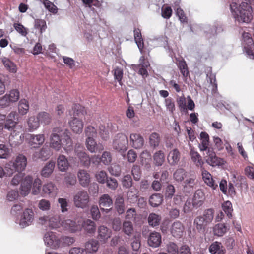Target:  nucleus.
<instances>
[{"label":"nucleus","instance_id":"nucleus-1","mask_svg":"<svg viewBox=\"0 0 254 254\" xmlns=\"http://www.w3.org/2000/svg\"><path fill=\"white\" fill-rule=\"evenodd\" d=\"M50 147L55 151L64 148L66 153L72 149L73 142L67 129L64 130L61 127L52 128L49 137Z\"/></svg>","mask_w":254,"mask_h":254},{"label":"nucleus","instance_id":"nucleus-2","mask_svg":"<svg viewBox=\"0 0 254 254\" xmlns=\"http://www.w3.org/2000/svg\"><path fill=\"white\" fill-rule=\"evenodd\" d=\"M230 9L235 20L239 23H250L253 19V10L251 6L247 2H242L238 5L236 2L230 4Z\"/></svg>","mask_w":254,"mask_h":254},{"label":"nucleus","instance_id":"nucleus-3","mask_svg":"<svg viewBox=\"0 0 254 254\" xmlns=\"http://www.w3.org/2000/svg\"><path fill=\"white\" fill-rule=\"evenodd\" d=\"M214 210L210 208L204 211L203 214L196 217L194 220V225L199 232H204L214 218Z\"/></svg>","mask_w":254,"mask_h":254},{"label":"nucleus","instance_id":"nucleus-4","mask_svg":"<svg viewBox=\"0 0 254 254\" xmlns=\"http://www.w3.org/2000/svg\"><path fill=\"white\" fill-rule=\"evenodd\" d=\"M27 163V158L23 154H19L14 162L10 161L6 164L5 169L7 171L8 175H10L16 171L21 172L25 170Z\"/></svg>","mask_w":254,"mask_h":254},{"label":"nucleus","instance_id":"nucleus-5","mask_svg":"<svg viewBox=\"0 0 254 254\" xmlns=\"http://www.w3.org/2000/svg\"><path fill=\"white\" fill-rule=\"evenodd\" d=\"M128 138L123 133L117 134L113 141V148L117 151L123 153L126 151L128 147Z\"/></svg>","mask_w":254,"mask_h":254},{"label":"nucleus","instance_id":"nucleus-6","mask_svg":"<svg viewBox=\"0 0 254 254\" xmlns=\"http://www.w3.org/2000/svg\"><path fill=\"white\" fill-rule=\"evenodd\" d=\"M74 205L78 208H85L88 206L89 196L87 191H78L73 197Z\"/></svg>","mask_w":254,"mask_h":254},{"label":"nucleus","instance_id":"nucleus-7","mask_svg":"<svg viewBox=\"0 0 254 254\" xmlns=\"http://www.w3.org/2000/svg\"><path fill=\"white\" fill-rule=\"evenodd\" d=\"M45 140L43 134H28L26 136V141L31 148H38L43 145Z\"/></svg>","mask_w":254,"mask_h":254},{"label":"nucleus","instance_id":"nucleus-8","mask_svg":"<svg viewBox=\"0 0 254 254\" xmlns=\"http://www.w3.org/2000/svg\"><path fill=\"white\" fill-rule=\"evenodd\" d=\"M45 244L52 249H57L61 247L60 238L53 232H47L44 236Z\"/></svg>","mask_w":254,"mask_h":254},{"label":"nucleus","instance_id":"nucleus-9","mask_svg":"<svg viewBox=\"0 0 254 254\" xmlns=\"http://www.w3.org/2000/svg\"><path fill=\"white\" fill-rule=\"evenodd\" d=\"M47 222L49 226L51 228H57L61 225L59 216L51 217L44 216L39 218V223L42 225L46 224Z\"/></svg>","mask_w":254,"mask_h":254},{"label":"nucleus","instance_id":"nucleus-10","mask_svg":"<svg viewBox=\"0 0 254 254\" xmlns=\"http://www.w3.org/2000/svg\"><path fill=\"white\" fill-rule=\"evenodd\" d=\"M197 182L195 176H189L186 177L183 183V190L185 193L192 192L196 187Z\"/></svg>","mask_w":254,"mask_h":254},{"label":"nucleus","instance_id":"nucleus-11","mask_svg":"<svg viewBox=\"0 0 254 254\" xmlns=\"http://www.w3.org/2000/svg\"><path fill=\"white\" fill-rule=\"evenodd\" d=\"M201 175L204 183L212 190H215L218 188L219 181L217 178H213L212 175L203 168L201 170Z\"/></svg>","mask_w":254,"mask_h":254},{"label":"nucleus","instance_id":"nucleus-12","mask_svg":"<svg viewBox=\"0 0 254 254\" xmlns=\"http://www.w3.org/2000/svg\"><path fill=\"white\" fill-rule=\"evenodd\" d=\"M206 162L210 166H216L223 165L224 160L223 159L217 156L213 149H209L207 152V155L205 157Z\"/></svg>","mask_w":254,"mask_h":254},{"label":"nucleus","instance_id":"nucleus-13","mask_svg":"<svg viewBox=\"0 0 254 254\" xmlns=\"http://www.w3.org/2000/svg\"><path fill=\"white\" fill-rule=\"evenodd\" d=\"M68 125L73 133L80 134L82 132L84 123L81 118L73 117L68 122Z\"/></svg>","mask_w":254,"mask_h":254},{"label":"nucleus","instance_id":"nucleus-14","mask_svg":"<svg viewBox=\"0 0 254 254\" xmlns=\"http://www.w3.org/2000/svg\"><path fill=\"white\" fill-rule=\"evenodd\" d=\"M75 155L78 157L81 163L85 166H88L90 164V158L84 151V149L80 144L76 146L74 150Z\"/></svg>","mask_w":254,"mask_h":254},{"label":"nucleus","instance_id":"nucleus-15","mask_svg":"<svg viewBox=\"0 0 254 254\" xmlns=\"http://www.w3.org/2000/svg\"><path fill=\"white\" fill-rule=\"evenodd\" d=\"M95 138H86L85 145L87 149L91 153L100 152L104 150V146L101 143H97Z\"/></svg>","mask_w":254,"mask_h":254},{"label":"nucleus","instance_id":"nucleus-16","mask_svg":"<svg viewBox=\"0 0 254 254\" xmlns=\"http://www.w3.org/2000/svg\"><path fill=\"white\" fill-rule=\"evenodd\" d=\"M61 226L66 230L74 233L81 230V225L79 222L71 219H66L62 221Z\"/></svg>","mask_w":254,"mask_h":254},{"label":"nucleus","instance_id":"nucleus-17","mask_svg":"<svg viewBox=\"0 0 254 254\" xmlns=\"http://www.w3.org/2000/svg\"><path fill=\"white\" fill-rule=\"evenodd\" d=\"M129 139L130 145L135 149H140L144 145V138L139 133H131Z\"/></svg>","mask_w":254,"mask_h":254},{"label":"nucleus","instance_id":"nucleus-18","mask_svg":"<svg viewBox=\"0 0 254 254\" xmlns=\"http://www.w3.org/2000/svg\"><path fill=\"white\" fill-rule=\"evenodd\" d=\"M147 243L150 247L152 248L158 247L162 243L161 234L155 231L150 233L148 238Z\"/></svg>","mask_w":254,"mask_h":254},{"label":"nucleus","instance_id":"nucleus-19","mask_svg":"<svg viewBox=\"0 0 254 254\" xmlns=\"http://www.w3.org/2000/svg\"><path fill=\"white\" fill-rule=\"evenodd\" d=\"M34 213L31 209H26L24 210L20 220V225L26 227L31 224L33 220Z\"/></svg>","mask_w":254,"mask_h":254},{"label":"nucleus","instance_id":"nucleus-20","mask_svg":"<svg viewBox=\"0 0 254 254\" xmlns=\"http://www.w3.org/2000/svg\"><path fill=\"white\" fill-rule=\"evenodd\" d=\"M16 129H12V131L9 137V142L12 147H15L20 144L22 141V137H24V134L19 135V132Z\"/></svg>","mask_w":254,"mask_h":254},{"label":"nucleus","instance_id":"nucleus-21","mask_svg":"<svg viewBox=\"0 0 254 254\" xmlns=\"http://www.w3.org/2000/svg\"><path fill=\"white\" fill-rule=\"evenodd\" d=\"M113 204V201L111 197L108 194L102 195L99 199V205L101 210L109 212L110 207Z\"/></svg>","mask_w":254,"mask_h":254},{"label":"nucleus","instance_id":"nucleus-22","mask_svg":"<svg viewBox=\"0 0 254 254\" xmlns=\"http://www.w3.org/2000/svg\"><path fill=\"white\" fill-rule=\"evenodd\" d=\"M16 116L17 113L15 111H11L7 117L6 116L5 129L9 131L16 129L17 122L15 121Z\"/></svg>","mask_w":254,"mask_h":254},{"label":"nucleus","instance_id":"nucleus-23","mask_svg":"<svg viewBox=\"0 0 254 254\" xmlns=\"http://www.w3.org/2000/svg\"><path fill=\"white\" fill-rule=\"evenodd\" d=\"M184 229L183 224L181 222L177 221L172 225L171 232L174 237L179 238L183 235Z\"/></svg>","mask_w":254,"mask_h":254},{"label":"nucleus","instance_id":"nucleus-24","mask_svg":"<svg viewBox=\"0 0 254 254\" xmlns=\"http://www.w3.org/2000/svg\"><path fill=\"white\" fill-rule=\"evenodd\" d=\"M32 181L33 178L30 176H26L22 181L20 186V191L22 195L26 196L29 193Z\"/></svg>","mask_w":254,"mask_h":254},{"label":"nucleus","instance_id":"nucleus-25","mask_svg":"<svg viewBox=\"0 0 254 254\" xmlns=\"http://www.w3.org/2000/svg\"><path fill=\"white\" fill-rule=\"evenodd\" d=\"M112 231L105 226H100L98 229V239L103 243L106 242L111 237Z\"/></svg>","mask_w":254,"mask_h":254},{"label":"nucleus","instance_id":"nucleus-26","mask_svg":"<svg viewBox=\"0 0 254 254\" xmlns=\"http://www.w3.org/2000/svg\"><path fill=\"white\" fill-rule=\"evenodd\" d=\"M180 158L181 153L177 148L171 150L167 156L168 162L171 166H175L178 164Z\"/></svg>","mask_w":254,"mask_h":254},{"label":"nucleus","instance_id":"nucleus-27","mask_svg":"<svg viewBox=\"0 0 254 254\" xmlns=\"http://www.w3.org/2000/svg\"><path fill=\"white\" fill-rule=\"evenodd\" d=\"M205 200V195L201 190H197L193 195L192 203L193 207H198L201 206Z\"/></svg>","mask_w":254,"mask_h":254},{"label":"nucleus","instance_id":"nucleus-28","mask_svg":"<svg viewBox=\"0 0 254 254\" xmlns=\"http://www.w3.org/2000/svg\"><path fill=\"white\" fill-rule=\"evenodd\" d=\"M201 143L199 148L201 151H206L208 152L209 149H213L209 147V136L206 132H201L200 134Z\"/></svg>","mask_w":254,"mask_h":254},{"label":"nucleus","instance_id":"nucleus-29","mask_svg":"<svg viewBox=\"0 0 254 254\" xmlns=\"http://www.w3.org/2000/svg\"><path fill=\"white\" fill-rule=\"evenodd\" d=\"M77 176L80 184L83 187H86L90 182V176L87 171L79 170L77 173Z\"/></svg>","mask_w":254,"mask_h":254},{"label":"nucleus","instance_id":"nucleus-30","mask_svg":"<svg viewBox=\"0 0 254 254\" xmlns=\"http://www.w3.org/2000/svg\"><path fill=\"white\" fill-rule=\"evenodd\" d=\"M190 155L192 161L197 167L202 168L204 161L201 155L194 148H191L190 151Z\"/></svg>","mask_w":254,"mask_h":254},{"label":"nucleus","instance_id":"nucleus-31","mask_svg":"<svg viewBox=\"0 0 254 254\" xmlns=\"http://www.w3.org/2000/svg\"><path fill=\"white\" fill-rule=\"evenodd\" d=\"M81 226V229H83L86 233L89 234H93L96 231L95 223L90 219H86L83 221Z\"/></svg>","mask_w":254,"mask_h":254},{"label":"nucleus","instance_id":"nucleus-32","mask_svg":"<svg viewBox=\"0 0 254 254\" xmlns=\"http://www.w3.org/2000/svg\"><path fill=\"white\" fill-rule=\"evenodd\" d=\"M209 251L212 254H225V250L220 242L216 241L212 243L209 247Z\"/></svg>","mask_w":254,"mask_h":254},{"label":"nucleus","instance_id":"nucleus-33","mask_svg":"<svg viewBox=\"0 0 254 254\" xmlns=\"http://www.w3.org/2000/svg\"><path fill=\"white\" fill-rule=\"evenodd\" d=\"M57 165L61 171L64 172L68 169L69 163L64 155H60L57 159Z\"/></svg>","mask_w":254,"mask_h":254},{"label":"nucleus","instance_id":"nucleus-34","mask_svg":"<svg viewBox=\"0 0 254 254\" xmlns=\"http://www.w3.org/2000/svg\"><path fill=\"white\" fill-rule=\"evenodd\" d=\"M28 130L30 132H32L39 128L40 123L37 117L31 116L28 118L27 121Z\"/></svg>","mask_w":254,"mask_h":254},{"label":"nucleus","instance_id":"nucleus-35","mask_svg":"<svg viewBox=\"0 0 254 254\" xmlns=\"http://www.w3.org/2000/svg\"><path fill=\"white\" fill-rule=\"evenodd\" d=\"M99 244L98 242L95 240H91L86 243L84 250L86 254L96 252L98 250Z\"/></svg>","mask_w":254,"mask_h":254},{"label":"nucleus","instance_id":"nucleus-36","mask_svg":"<svg viewBox=\"0 0 254 254\" xmlns=\"http://www.w3.org/2000/svg\"><path fill=\"white\" fill-rule=\"evenodd\" d=\"M134 37L135 41L141 52V53H143V49L144 48V42L143 40V38L142 37V35L141 33V31L139 28H135L134 29Z\"/></svg>","mask_w":254,"mask_h":254},{"label":"nucleus","instance_id":"nucleus-37","mask_svg":"<svg viewBox=\"0 0 254 254\" xmlns=\"http://www.w3.org/2000/svg\"><path fill=\"white\" fill-rule=\"evenodd\" d=\"M37 117L40 124L41 123L44 125H48L52 122V116L48 112H40L37 114Z\"/></svg>","mask_w":254,"mask_h":254},{"label":"nucleus","instance_id":"nucleus-38","mask_svg":"<svg viewBox=\"0 0 254 254\" xmlns=\"http://www.w3.org/2000/svg\"><path fill=\"white\" fill-rule=\"evenodd\" d=\"M228 230L225 224L218 223L214 226L213 232L214 235L221 237L223 236Z\"/></svg>","mask_w":254,"mask_h":254},{"label":"nucleus","instance_id":"nucleus-39","mask_svg":"<svg viewBox=\"0 0 254 254\" xmlns=\"http://www.w3.org/2000/svg\"><path fill=\"white\" fill-rule=\"evenodd\" d=\"M72 110L73 111V117L81 118L86 114L85 108L79 104H73Z\"/></svg>","mask_w":254,"mask_h":254},{"label":"nucleus","instance_id":"nucleus-40","mask_svg":"<svg viewBox=\"0 0 254 254\" xmlns=\"http://www.w3.org/2000/svg\"><path fill=\"white\" fill-rule=\"evenodd\" d=\"M55 166L54 161H50L47 163L41 171V175L44 177H48L53 173Z\"/></svg>","mask_w":254,"mask_h":254},{"label":"nucleus","instance_id":"nucleus-41","mask_svg":"<svg viewBox=\"0 0 254 254\" xmlns=\"http://www.w3.org/2000/svg\"><path fill=\"white\" fill-rule=\"evenodd\" d=\"M10 82V78L8 75L0 74V96L5 92L6 87Z\"/></svg>","mask_w":254,"mask_h":254},{"label":"nucleus","instance_id":"nucleus-42","mask_svg":"<svg viewBox=\"0 0 254 254\" xmlns=\"http://www.w3.org/2000/svg\"><path fill=\"white\" fill-rule=\"evenodd\" d=\"M161 219V215L155 213H151L148 217V222L150 226L155 227L160 225Z\"/></svg>","mask_w":254,"mask_h":254},{"label":"nucleus","instance_id":"nucleus-43","mask_svg":"<svg viewBox=\"0 0 254 254\" xmlns=\"http://www.w3.org/2000/svg\"><path fill=\"white\" fill-rule=\"evenodd\" d=\"M163 201V196L160 193L152 194L149 198V202L151 206L157 207L162 204Z\"/></svg>","mask_w":254,"mask_h":254},{"label":"nucleus","instance_id":"nucleus-44","mask_svg":"<svg viewBox=\"0 0 254 254\" xmlns=\"http://www.w3.org/2000/svg\"><path fill=\"white\" fill-rule=\"evenodd\" d=\"M2 63L5 68L11 73H16L17 71V66L16 64L6 57L2 58L1 59Z\"/></svg>","mask_w":254,"mask_h":254},{"label":"nucleus","instance_id":"nucleus-45","mask_svg":"<svg viewBox=\"0 0 254 254\" xmlns=\"http://www.w3.org/2000/svg\"><path fill=\"white\" fill-rule=\"evenodd\" d=\"M124 199L123 196L120 195L117 196L115 202V208L119 214H122L125 212Z\"/></svg>","mask_w":254,"mask_h":254},{"label":"nucleus","instance_id":"nucleus-46","mask_svg":"<svg viewBox=\"0 0 254 254\" xmlns=\"http://www.w3.org/2000/svg\"><path fill=\"white\" fill-rule=\"evenodd\" d=\"M153 161L155 165L158 166L162 165L165 161L164 152L162 150L156 151L153 155Z\"/></svg>","mask_w":254,"mask_h":254},{"label":"nucleus","instance_id":"nucleus-47","mask_svg":"<svg viewBox=\"0 0 254 254\" xmlns=\"http://www.w3.org/2000/svg\"><path fill=\"white\" fill-rule=\"evenodd\" d=\"M18 112L21 115H24L27 114L29 109V105L28 101L25 99H21L18 104Z\"/></svg>","mask_w":254,"mask_h":254},{"label":"nucleus","instance_id":"nucleus-48","mask_svg":"<svg viewBox=\"0 0 254 254\" xmlns=\"http://www.w3.org/2000/svg\"><path fill=\"white\" fill-rule=\"evenodd\" d=\"M161 138L160 135L156 132L152 133L149 138L150 145L153 148L157 147L160 143Z\"/></svg>","mask_w":254,"mask_h":254},{"label":"nucleus","instance_id":"nucleus-49","mask_svg":"<svg viewBox=\"0 0 254 254\" xmlns=\"http://www.w3.org/2000/svg\"><path fill=\"white\" fill-rule=\"evenodd\" d=\"M177 66L184 77H187L189 75L187 64L184 59L178 61Z\"/></svg>","mask_w":254,"mask_h":254},{"label":"nucleus","instance_id":"nucleus-50","mask_svg":"<svg viewBox=\"0 0 254 254\" xmlns=\"http://www.w3.org/2000/svg\"><path fill=\"white\" fill-rule=\"evenodd\" d=\"M187 177V172L182 168L177 169L173 174L174 179L178 182L184 180Z\"/></svg>","mask_w":254,"mask_h":254},{"label":"nucleus","instance_id":"nucleus-51","mask_svg":"<svg viewBox=\"0 0 254 254\" xmlns=\"http://www.w3.org/2000/svg\"><path fill=\"white\" fill-rule=\"evenodd\" d=\"M122 231L126 235L131 236L133 231L132 222L130 221H125L122 224Z\"/></svg>","mask_w":254,"mask_h":254},{"label":"nucleus","instance_id":"nucleus-52","mask_svg":"<svg viewBox=\"0 0 254 254\" xmlns=\"http://www.w3.org/2000/svg\"><path fill=\"white\" fill-rule=\"evenodd\" d=\"M56 190L55 185L52 182L47 183L43 186V191L46 194L55 195L56 194Z\"/></svg>","mask_w":254,"mask_h":254},{"label":"nucleus","instance_id":"nucleus-53","mask_svg":"<svg viewBox=\"0 0 254 254\" xmlns=\"http://www.w3.org/2000/svg\"><path fill=\"white\" fill-rule=\"evenodd\" d=\"M179 249L177 245L172 242H169L165 246V250L168 254H178Z\"/></svg>","mask_w":254,"mask_h":254},{"label":"nucleus","instance_id":"nucleus-54","mask_svg":"<svg viewBox=\"0 0 254 254\" xmlns=\"http://www.w3.org/2000/svg\"><path fill=\"white\" fill-rule=\"evenodd\" d=\"M84 133L87 138H96L97 136V129L91 125H88L85 127Z\"/></svg>","mask_w":254,"mask_h":254},{"label":"nucleus","instance_id":"nucleus-55","mask_svg":"<svg viewBox=\"0 0 254 254\" xmlns=\"http://www.w3.org/2000/svg\"><path fill=\"white\" fill-rule=\"evenodd\" d=\"M137 217V214L135 208H129L126 211L125 218L127 220L135 222Z\"/></svg>","mask_w":254,"mask_h":254},{"label":"nucleus","instance_id":"nucleus-56","mask_svg":"<svg viewBox=\"0 0 254 254\" xmlns=\"http://www.w3.org/2000/svg\"><path fill=\"white\" fill-rule=\"evenodd\" d=\"M12 103H15L19 99L20 92L18 89H12L6 94Z\"/></svg>","mask_w":254,"mask_h":254},{"label":"nucleus","instance_id":"nucleus-57","mask_svg":"<svg viewBox=\"0 0 254 254\" xmlns=\"http://www.w3.org/2000/svg\"><path fill=\"white\" fill-rule=\"evenodd\" d=\"M12 102L8 97V95L5 94L0 98V108L4 109L9 107L12 104Z\"/></svg>","mask_w":254,"mask_h":254},{"label":"nucleus","instance_id":"nucleus-58","mask_svg":"<svg viewBox=\"0 0 254 254\" xmlns=\"http://www.w3.org/2000/svg\"><path fill=\"white\" fill-rule=\"evenodd\" d=\"M141 163L143 164H148L151 161V154L149 151L145 150L143 151L140 155Z\"/></svg>","mask_w":254,"mask_h":254},{"label":"nucleus","instance_id":"nucleus-59","mask_svg":"<svg viewBox=\"0 0 254 254\" xmlns=\"http://www.w3.org/2000/svg\"><path fill=\"white\" fill-rule=\"evenodd\" d=\"M113 75L114 78L118 81L120 85H122L123 84L122 80L123 77V69L119 67H117L113 70Z\"/></svg>","mask_w":254,"mask_h":254},{"label":"nucleus","instance_id":"nucleus-60","mask_svg":"<svg viewBox=\"0 0 254 254\" xmlns=\"http://www.w3.org/2000/svg\"><path fill=\"white\" fill-rule=\"evenodd\" d=\"M177 103L181 112H187L186 99L184 96L178 97L177 99Z\"/></svg>","mask_w":254,"mask_h":254},{"label":"nucleus","instance_id":"nucleus-61","mask_svg":"<svg viewBox=\"0 0 254 254\" xmlns=\"http://www.w3.org/2000/svg\"><path fill=\"white\" fill-rule=\"evenodd\" d=\"M41 185L42 182L39 178H37L34 180L32 188V193L33 194L37 195L40 192Z\"/></svg>","mask_w":254,"mask_h":254},{"label":"nucleus","instance_id":"nucleus-62","mask_svg":"<svg viewBox=\"0 0 254 254\" xmlns=\"http://www.w3.org/2000/svg\"><path fill=\"white\" fill-rule=\"evenodd\" d=\"M222 209L227 216L230 218L232 217V212L233 211L232 206L231 203L227 201L222 204Z\"/></svg>","mask_w":254,"mask_h":254},{"label":"nucleus","instance_id":"nucleus-63","mask_svg":"<svg viewBox=\"0 0 254 254\" xmlns=\"http://www.w3.org/2000/svg\"><path fill=\"white\" fill-rule=\"evenodd\" d=\"M131 173L135 181H139L141 176V171L139 166L134 165L132 167Z\"/></svg>","mask_w":254,"mask_h":254},{"label":"nucleus","instance_id":"nucleus-64","mask_svg":"<svg viewBox=\"0 0 254 254\" xmlns=\"http://www.w3.org/2000/svg\"><path fill=\"white\" fill-rule=\"evenodd\" d=\"M13 27L15 30L23 36H26L28 33L27 29L19 23H14Z\"/></svg>","mask_w":254,"mask_h":254}]
</instances>
